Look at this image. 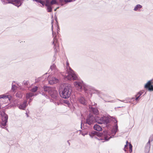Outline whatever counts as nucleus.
<instances>
[{"instance_id":"1","label":"nucleus","mask_w":153,"mask_h":153,"mask_svg":"<svg viewBox=\"0 0 153 153\" xmlns=\"http://www.w3.org/2000/svg\"><path fill=\"white\" fill-rule=\"evenodd\" d=\"M110 119L109 117L105 116L100 118L99 117L96 120L95 117L91 114H90L86 119V123L89 125H91L94 123L96 121L99 124H104L107 125L110 122Z\"/></svg>"},{"instance_id":"2","label":"nucleus","mask_w":153,"mask_h":153,"mask_svg":"<svg viewBox=\"0 0 153 153\" xmlns=\"http://www.w3.org/2000/svg\"><path fill=\"white\" fill-rule=\"evenodd\" d=\"M89 135L92 138H97L95 135L99 137L97 139L101 140L102 142L108 140L111 137L110 136V133L109 131H104L102 133L99 132L95 131H92L91 133H89Z\"/></svg>"},{"instance_id":"3","label":"nucleus","mask_w":153,"mask_h":153,"mask_svg":"<svg viewBox=\"0 0 153 153\" xmlns=\"http://www.w3.org/2000/svg\"><path fill=\"white\" fill-rule=\"evenodd\" d=\"M67 71L68 72L67 75L64 76V79L65 80H74L78 79V78L76 74L69 66V64L67 61Z\"/></svg>"},{"instance_id":"4","label":"nucleus","mask_w":153,"mask_h":153,"mask_svg":"<svg viewBox=\"0 0 153 153\" xmlns=\"http://www.w3.org/2000/svg\"><path fill=\"white\" fill-rule=\"evenodd\" d=\"M59 94L60 96L64 98H69L71 93V90L70 85L68 84L65 85L63 88H60L59 90Z\"/></svg>"},{"instance_id":"5","label":"nucleus","mask_w":153,"mask_h":153,"mask_svg":"<svg viewBox=\"0 0 153 153\" xmlns=\"http://www.w3.org/2000/svg\"><path fill=\"white\" fill-rule=\"evenodd\" d=\"M74 85L79 91H81L82 90L84 89L85 93L89 94L90 95L93 93H99L98 91L97 90H95L94 91V92H93V90H91L90 89L86 88L85 87L82 81V82H76L74 83Z\"/></svg>"},{"instance_id":"6","label":"nucleus","mask_w":153,"mask_h":153,"mask_svg":"<svg viewBox=\"0 0 153 153\" xmlns=\"http://www.w3.org/2000/svg\"><path fill=\"white\" fill-rule=\"evenodd\" d=\"M43 89L46 94L48 93L52 98L56 99H58V92L54 88L44 86Z\"/></svg>"},{"instance_id":"7","label":"nucleus","mask_w":153,"mask_h":153,"mask_svg":"<svg viewBox=\"0 0 153 153\" xmlns=\"http://www.w3.org/2000/svg\"><path fill=\"white\" fill-rule=\"evenodd\" d=\"M35 1L40 3L43 6L45 5L47 7V10L48 12H52V5L50 4L48 1H46L45 2L41 0H36Z\"/></svg>"},{"instance_id":"8","label":"nucleus","mask_w":153,"mask_h":153,"mask_svg":"<svg viewBox=\"0 0 153 153\" xmlns=\"http://www.w3.org/2000/svg\"><path fill=\"white\" fill-rule=\"evenodd\" d=\"M1 119L2 120L1 125L2 126L4 127L6 125L8 119L7 115L4 112L1 114Z\"/></svg>"},{"instance_id":"9","label":"nucleus","mask_w":153,"mask_h":153,"mask_svg":"<svg viewBox=\"0 0 153 153\" xmlns=\"http://www.w3.org/2000/svg\"><path fill=\"white\" fill-rule=\"evenodd\" d=\"M6 3H12L18 7L20 6L22 3V0H6Z\"/></svg>"},{"instance_id":"10","label":"nucleus","mask_w":153,"mask_h":153,"mask_svg":"<svg viewBox=\"0 0 153 153\" xmlns=\"http://www.w3.org/2000/svg\"><path fill=\"white\" fill-rule=\"evenodd\" d=\"M51 76H49L48 79V80L49 83L50 84H53L57 83L59 82L58 79L54 77H52L50 78Z\"/></svg>"},{"instance_id":"11","label":"nucleus","mask_w":153,"mask_h":153,"mask_svg":"<svg viewBox=\"0 0 153 153\" xmlns=\"http://www.w3.org/2000/svg\"><path fill=\"white\" fill-rule=\"evenodd\" d=\"M54 45V48L55 52L58 51V48L59 47V44L56 38V36H55L53 38V42Z\"/></svg>"},{"instance_id":"12","label":"nucleus","mask_w":153,"mask_h":153,"mask_svg":"<svg viewBox=\"0 0 153 153\" xmlns=\"http://www.w3.org/2000/svg\"><path fill=\"white\" fill-rule=\"evenodd\" d=\"M27 105V101L25 100L23 103L18 105V107L20 109L24 110Z\"/></svg>"},{"instance_id":"13","label":"nucleus","mask_w":153,"mask_h":153,"mask_svg":"<svg viewBox=\"0 0 153 153\" xmlns=\"http://www.w3.org/2000/svg\"><path fill=\"white\" fill-rule=\"evenodd\" d=\"M151 82L149 81L145 86V88H148L150 91H153V86L151 84Z\"/></svg>"},{"instance_id":"14","label":"nucleus","mask_w":153,"mask_h":153,"mask_svg":"<svg viewBox=\"0 0 153 153\" xmlns=\"http://www.w3.org/2000/svg\"><path fill=\"white\" fill-rule=\"evenodd\" d=\"M78 101L80 103L83 105H85L86 101L85 98L82 97H81L78 98Z\"/></svg>"},{"instance_id":"15","label":"nucleus","mask_w":153,"mask_h":153,"mask_svg":"<svg viewBox=\"0 0 153 153\" xmlns=\"http://www.w3.org/2000/svg\"><path fill=\"white\" fill-rule=\"evenodd\" d=\"M118 130V126L117 124H115L114 128L112 129L111 131L112 135H114L117 131Z\"/></svg>"},{"instance_id":"16","label":"nucleus","mask_w":153,"mask_h":153,"mask_svg":"<svg viewBox=\"0 0 153 153\" xmlns=\"http://www.w3.org/2000/svg\"><path fill=\"white\" fill-rule=\"evenodd\" d=\"M142 6L140 4H137L136 6L135 7L134 10L135 11H140V9L142 8Z\"/></svg>"},{"instance_id":"17","label":"nucleus","mask_w":153,"mask_h":153,"mask_svg":"<svg viewBox=\"0 0 153 153\" xmlns=\"http://www.w3.org/2000/svg\"><path fill=\"white\" fill-rule=\"evenodd\" d=\"M94 129L95 130L98 131H100L102 130V128L101 127L97 124H95L94 126Z\"/></svg>"},{"instance_id":"18","label":"nucleus","mask_w":153,"mask_h":153,"mask_svg":"<svg viewBox=\"0 0 153 153\" xmlns=\"http://www.w3.org/2000/svg\"><path fill=\"white\" fill-rule=\"evenodd\" d=\"M11 98V96L10 95H7L4 94L0 95V98L6 99L8 98L10 100Z\"/></svg>"},{"instance_id":"19","label":"nucleus","mask_w":153,"mask_h":153,"mask_svg":"<svg viewBox=\"0 0 153 153\" xmlns=\"http://www.w3.org/2000/svg\"><path fill=\"white\" fill-rule=\"evenodd\" d=\"M51 70L53 71L54 72H56L57 71V69L56 67V66L53 64L50 67Z\"/></svg>"},{"instance_id":"20","label":"nucleus","mask_w":153,"mask_h":153,"mask_svg":"<svg viewBox=\"0 0 153 153\" xmlns=\"http://www.w3.org/2000/svg\"><path fill=\"white\" fill-rule=\"evenodd\" d=\"M73 0H60V3L63 5L65 3H67L68 2H71Z\"/></svg>"},{"instance_id":"21","label":"nucleus","mask_w":153,"mask_h":153,"mask_svg":"<svg viewBox=\"0 0 153 153\" xmlns=\"http://www.w3.org/2000/svg\"><path fill=\"white\" fill-rule=\"evenodd\" d=\"M34 95V93H27L26 95V98L27 99H28L30 98V97Z\"/></svg>"},{"instance_id":"22","label":"nucleus","mask_w":153,"mask_h":153,"mask_svg":"<svg viewBox=\"0 0 153 153\" xmlns=\"http://www.w3.org/2000/svg\"><path fill=\"white\" fill-rule=\"evenodd\" d=\"M46 1H48L50 4L51 5L54 4H56V0H52L51 1H50L49 0H46Z\"/></svg>"},{"instance_id":"23","label":"nucleus","mask_w":153,"mask_h":153,"mask_svg":"<svg viewBox=\"0 0 153 153\" xmlns=\"http://www.w3.org/2000/svg\"><path fill=\"white\" fill-rule=\"evenodd\" d=\"M16 97L21 98L22 97V93L20 92H18L16 94Z\"/></svg>"},{"instance_id":"24","label":"nucleus","mask_w":153,"mask_h":153,"mask_svg":"<svg viewBox=\"0 0 153 153\" xmlns=\"http://www.w3.org/2000/svg\"><path fill=\"white\" fill-rule=\"evenodd\" d=\"M13 84V83H12ZM16 86L15 85H13L12 84L11 90L13 91H14L16 89Z\"/></svg>"},{"instance_id":"25","label":"nucleus","mask_w":153,"mask_h":153,"mask_svg":"<svg viewBox=\"0 0 153 153\" xmlns=\"http://www.w3.org/2000/svg\"><path fill=\"white\" fill-rule=\"evenodd\" d=\"M37 88L38 87L37 86H35V87L31 89L30 91L32 92H35L37 91Z\"/></svg>"},{"instance_id":"26","label":"nucleus","mask_w":153,"mask_h":153,"mask_svg":"<svg viewBox=\"0 0 153 153\" xmlns=\"http://www.w3.org/2000/svg\"><path fill=\"white\" fill-rule=\"evenodd\" d=\"M153 140V135L152 136H151L149 138V141L147 143V145H150V142L152 141Z\"/></svg>"},{"instance_id":"27","label":"nucleus","mask_w":153,"mask_h":153,"mask_svg":"<svg viewBox=\"0 0 153 153\" xmlns=\"http://www.w3.org/2000/svg\"><path fill=\"white\" fill-rule=\"evenodd\" d=\"M93 111L95 114H98V110L96 108H94Z\"/></svg>"},{"instance_id":"28","label":"nucleus","mask_w":153,"mask_h":153,"mask_svg":"<svg viewBox=\"0 0 153 153\" xmlns=\"http://www.w3.org/2000/svg\"><path fill=\"white\" fill-rule=\"evenodd\" d=\"M143 92L142 91H140V92H139L138 93V94H137V95H139V97H140V96H141V95L143 94Z\"/></svg>"},{"instance_id":"29","label":"nucleus","mask_w":153,"mask_h":153,"mask_svg":"<svg viewBox=\"0 0 153 153\" xmlns=\"http://www.w3.org/2000/svg\"><path fill=\"white\" fill-rule=\"evenodd\" d=\"M132 146L131 144L130 143H129V149H132Z\"/></svg>"},{"instance_id":"30","label":"nucleus","mask_w":153,"mask_h":153,"mask_svg":"<svg viewBox=\"0 0 153 153\" xmlns=\"http://www.w3.org/2000/svg\"><path fill=\"white\" fill-rule=\"evenodd\" d=\"M52 23H53L52 22ZM52 34L53 35V36H54V33L53 31V25L52 24Z\"/></svg>"},{"instance_id":"31","label":"nucleus","mask_w":153,"mask_h":153,"mask_svg":"<svg viewBox=\"0 0 153 153\" xmlns=\"http://www.w3.org/2000/svg\"><path fill=\"white\" fill-rule=\"evenodd\" d=\"M24 82V84L25 85H27V82L26 81H24L23 82Z\"/></svg>"},{"instance_id":"32","label":"nucleus","mask_w":153,"mask_h":153,"mask_svg":"<svg viewBox=\"0 0 153 153\" xmlns=\"http://www.w3.org/2000/svg\"><path fill=\"white\" fill-rule=\"evenodd\" d=\"M139 97V96H137V97L135 98V100H138V99L139 98V97Z\"/></svg>"},{"instance_id":"33","label":"nucleus","mask_w":153,"mask_h":153,"mask_svg":"<svg viewBox=\"0 0 153 153\" xmlns=\"http://www.w3.org/2000/svg\"><path fill=\"white\" fill-rule=\"evenodd\" d=\"M40 78H38V79H36V82H38L39 80H40Z\"/></svg>"},{"instance_id":"34","label":"nucleus","mask_w":153,"mask_h":153,"mask_svg":"<svg viewBox=\"0 0 153 153\" xmlns=\"http://www.w3.org/2000/svg\"><path fill=\"white\" fill-rule=\"evenodd\" d=\"M129 152L130 153H131L132 152V149H129Z\"/></svg>"},{"instance_id":"35","label":"nucleus","mask_w":153,"mask_h":153,"mask_svg":"<svg viewBox=\"0 0 153 153\" xmlns=\"http://www.w3.org/2000/svg\"><path fill=\"white\" fill-rule=\"evenodd\" d=\"M65 102L66 104H68L69 103V102L68 101H66Z\"/></svg>"},{"instance_id":"36","label":"nucleus","mask_w":153,"mask_h":153,"mask_svg":"<svg viewBox=\"0 0 153 153\" xmlns=\"http://www.w3.org/2000/svg\"><path fill=\"white\" fill-rule=\"evenodd\" d=\"M87 134V133H86V134H84V133H83L82 134V135L83 136H84L85 135Z\"/></svg>"},{"instance_id":"37","label":"nucleus","mask_w":153,"mask_h":153,"mask_svg":"<svg viewBox=\"0 0 153 153\" xmlns=\"http://www.w3.org/2000/svg\"><path fill=\"white\" fill-rule=\"evenodd\" d=\"M67 142H68V144L69 145H70V143H69V140H68V141H67Z\"/></svg>"},{"instance_id":"38","label":"nucleus","mask_w":153,"mask_h":153,"mask_svg":"<svg viewBox=\"0 0 153 153\" xmlns=\"http://www.w3.org/2000/svg\"><path fill=\"white\" fill-rule=\"evenodd\" d=\"M129 143H128V141H126V144H128H128H129Z\"/></svg>"},{"instance_id":"39","label":"nucleus","mask_w":153,"mask_h":153,"mask_svg":"<svg viewBox=\"0 0 153 153\" xmlns=\"http://www.w3.org/2000/svg\"><path fill=\"white\" fill-rule=\"evenodd\" d=\"M127 146H128V144H126L125 146V148H126V147H127Z\"/></svg>"},{"instance_id":"40","label":"nucleus","mask_w":153,"mask_h":153,"mask_svg":"<svg viewBox=\"0 0 153 153\" xmlns=\"http://www.w3.org/2000/svg\"><path fill=\"white\" fill-rule=\"evenodd\" d=\"M31 101V99H30L29 100V101L28 102V104H29L30 102Z\"/></svg>"},{"instance_id":"41","label":"nucleus","mask_w":153,"mask_h":153,"mask_svg":"<svg viewBox=\"0 0 153 153\" xmlns=\"http://www.w3.org/2000/svg\"><path fill=\"white\" fill-rule=\"evenodd\" d=\"M121 101L122 102H124V100H122V101Z\"/></svg>"},{"instance_id":"42","label":"nucleus","mask_w":153,"mask_h":153,"mask_svg":"<svg viewBox=\"0 0 153 153\" xmlns=\"http://www.w3.org/2000/svg\"><path fill=\"white\" fill-rule=\"evenodd\" d=\"M82 123L81 124V128H82Z\"/></svg>"},{"instance_id":"43","label":"nucleus","mask_w":153,"mask_h":153,"mask_svg":"<svg viewBox=\"0 0 153 153\" xmlns=\"http://www.w3.org/2000/svg\"><path fill=\"white\" fill-rule=\"evenodd\" d=\"M1 105L0 104V109L1 108Z\"/></svg>"},{"instance_id":"44","label":"nucleus","mask_w":153,"mask_h":153,"mask_svg":"<svg viewBox=\"0 0 153 153\" xmlns=\"http://www.w3.org/2000/svg\"><path fill=\"white\" fill-rule=\"evenodd\" d=\"M124 150L125 151H126V150L125 149V148L124 149Z\"/></svg>"},{"instance_id":"45","label":"nucleus","mask_w":153,"mask_h":153,"mask_svg":"<svg viewBox=\"0 0 153 153\" xmlns=\"http://www.w3.org/2000/svg\"><path fill=\"white\" fill-rule=\"evenodd\" d=\"M57 104H58V105H59L58 103H57Z\"/></svg>"},{"instance_id":"46","label":"nucleus","mask_w":153,"mask_h":153,"mask_svg":"<svg viewBox=\"0 0 153 153\" xmlns=\"http://www.w3.org/2000/svg\"><path fill=\"white\" fill-rule=\"evenodd\" d=\"M57 104H58V105H59L58 103H57Z\"/></svg>"},{"instance_id":"47","label":"nucleus","mask_w":153,"mask_h":153,"mask_svg":"<svg viewBox=\"0 0 153 153\" xmlns=\"http://www.w3.org/2000/svg\"><path fill=\"white\" fill-rule=\"evenodd\" d=\"M57 104H58V105H59L58 103H57Z\"/></svg>"},{"instance_id":"48","label":"nucleus","mask_w":153,"mask_h":153,"mask_svg":"<svg viewBox=\"0 0 153 153\" xmlns=\"http://www.w3.org/2000/svg\"><path fill=\"white\" fill-rule=\"evenodd\" d=\"M56 9H55L54 10H55V11H56Z\"/></svg>"}]
</instances>
